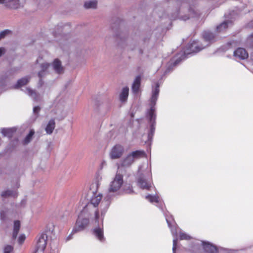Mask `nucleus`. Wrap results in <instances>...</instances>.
Masks as SVG:
<instances>
[{
	"mask_svg": "<svg viewBox=\"0 0 253 253\" xmlns=\"http://www.w3.org/2000/svg\"><path fill=\"white\" fill-rule=\"evenodd\" d=\"M160 92V84L158 82L155 83V86L152 85V93L149 99V106L147 110L146 117L150 124V129L148 133V141H151L155 131L156 126V105Z\"/></svg>",
	"mask_w": 253,
	"mask_h": 253,
	"instance_id": "nucleus-1",
	"label": "nucleus"
},
{
	"mask_svg": "<svg viewBox=\"0 0 253 253\" xmlns=\"http://www.w3.org/2000/svg\"><path fill=\"white\" fill-rule=\"evenodd\" d=\"M124 183L123 176L120 173H117L113 180L111 181L108 191L106 193L103 200L101 203V215L104 216L110 203L114 198L118 194V191Z\"/></svg>",
	"mask_w": 253,
	"mask_h": 253,
	"instance_id": "nucleus-2",
	"label": "nucleus"
},
{
	"mask_svg": "<svg viewBox=\"0 0 253 253\" xmlns=\"http://www.w3.org/2000/svg\"><path fill=\"white\" fill-rule=\"evenodd\" d=\"M206 45H204L200 43L198 41H193L192 42L189 43L186 46L184 51L177 55L176 59L174 61H171L170 65L165 71V73L167 74L170 72L173 67L176 66L182 60H184L189 57V55H193L195 53L200 51L205 48Z\"/></svg>",
	"mask_w": 253,
	"mask_h": 253,
	"instance_id": "nucleus-3",
	"label": "nucleus"
},
{
	"mask_svg": "<svg viewBox=\"0 0 253 253\" xmlns=\"http://www.w3.org/2000/svg\"><path fill=\"white\" fill-rule=\"evenodd\" d=\"M201 246L206 253H241L239 250H234L223 248H217L208 242H204L197 240L192 241L191 246L189 250L191 252L199 251Z\"/></svg>",
	"mask_w": 253,
	"mask_h": 253,
	"instance_id": "nucleus-4",
	"label": "nucleus"
},
{
	"mask_svg": "<svg viewBox=\"0 0 253 253\" xmlns=\"http://www.w3.org/2000/svg\"><path fill=\"white\" fill-rule=\"evenodd\" d=\"M164 215L166 218V221L167 222L169 227L170 228L171 233L173 237V246H172V253H176V247L177 244V235L179 232V239L180 240H189L192 239V237L186 234L181 231L180 229L177 226L176 223L174 221L172 217L170 215L169 216L167 213H164Z\"/></svg>",
	"mask_w": 253,
	"mask_h": 253,
	"instance_id": "nucleus-5",
	"label": "nucleus"
},
{
	"mask_svg": "<svg viewBox=\"0 0 253 253\" xmlns=\"http://www.w3.org/2000/svg\"><path fill=\"white\" fill-rule=\"evenodd\" d=\"M91 219H94L93 214L83 209L78 215L72 233H76L84 230L88 225L89 220Z\"/></svg>",
	"mask_w": 253,
	"mask_h": 253,
	"instance_id": "nucleus-6",
	"label": "nucleus"
},
{
	"mask_svg": "<svg viewBox=\"0 0 253 253\" xmlns=\"http://www.w3.org/2000/svg\"><path fill=\"white\" fill-rule=\"evenodd\" d=\"M101 199V194L93 193L89 202L83 208L84 211H87L93 214L96 222H98L99 217L98 206L100 203Z\"/></svg>",
	"mask_w": 253,
	"mask_h": 253,
	"instance_id": "nucleus-7",
	"label": "nucleus"
},
{
	"mask_svg": "<svg viewBox=\"0 0 253 253\" xmlns=\"http://www.w3.org/2000/svg\"><path fill=\"white\" fill-rule=\"evenodd\" d=\"M137 183L141 189L149 190L152 187L150 172L149 170H147L142 173L139 168L137 173Z\"/></svg>",
	"mask_w": 253,
	"mask_h": 253,
	"instance_id": "nucleus-8",
	"label": "nucleus"
},
{
	"mask_svg": "<svg viewBox=\"0 0 253 253\" xmlns=\"http://www.w3.org/2000/svg\"><path fill=\"white\" fill-rule=\"evenodd\" d=\"M188 15H180L179 9H176V11L169 16L171 20L175 19L177 18L181 20L186 21L190 18H196L199 16V13L196 10L192 7H190L188 10Z\"/></svg>",
	"mask_w": 253,
	"mask_h": 253,
	"instance_id": "nucleus-9",
	"label": "nucleus"
},
{
	"mask_svg": "<svg viewBox=\"0 0 253 253\" xmlns=\"http://www.w3.org/2000/svg\"><path fill=\"white\" fill-rule=\"evenodd\" d=\"M102 219L101 220L100 223H99V220L98 222H96L94 220L95 223H97V226H96L92 229V234L93 236L100 242L104 243L105 241V238L104 236V230H103V218L105 216H102Z\"/></svg>",
	"mask_w": 253,
	"mask_h": 253,
	"instance_id": "nucleus-10",
	"label": "nucleus"
},
{
	"mask_svg": "<svg viewBox=\"0 0 253 253\" xmlns=\"http://www.w3.org/2000/svg\"><path fill=\"white\" fill-rule=\"evenodd\" d=\"M47 235L44 233H42L38 237L35 250V253L38 252H43L46 246Z\"/></svg>",
	"mask_w": 253,
	"mask_h": 253,
	"instance_id": "nucleus-11",
	"label": "nucleus"
},
{
	"mask_svg": "<svg viewBox=\"0 0 253 253\" xmlns=\"http://www.w3.org/2000/svg\"><path fill=\"white\" fill-rule=\"evenodd\" d=\"M124 147L120 145H115L111 150L109 153L110 158L112 160H115L120 158L124 153Z\"/></svg>",
	"mask_w": 253,
	"mask_h": 253,
	"instance_id": "nucleus-12",
	"label": "nucleus"
},
{
	"mask_svg": "<svg viewBox=\"0 0 253 253\" xmlns=\"http://www.w3.org/2000/svg\"><path fill=\"white\" fill-rule=\"evenodd\" d=\"M146 199L148 200L150 202L153 203H156V206L159 208L163 212H164V209H163V203L162 202L159 196L157 195H151L148 194V195L146 196Z\"/></svg>",
	"mask_w": 253,
	"mask_h": 253,
	"instance_id": "nucleus-13",
	"label": "nucleus"
},
{
	"mask_svg": "<svg viewBox=\"0 0 253 253\" xmlns=\"http://www.w3.org/2000/svg\"><path fill=\"white\" fill-rule=\"evenodd\" d=\"M234 56L237 59L244 60L248 57V53L244 48L239 47L234 51Z\"/></svg>",
	"mask_w": 253,
	"mask_h": 253,
	"instance_id": "nucleus-14",
	"label": "nucleus"
},
{
	"mask_svg": "<svg viewBox=\"0 0 253 253\" xmlns=\"http://www.w3.org/2000/svg\"><path fill=\"white\" fill-rule=\"evenodd\" d=\"M11 76V72L7 71L2 73L0 76V89L4 87L9 81V77Z\"/></svg>",
	"mask_w": 253,
	"mask_h": 253,
	"instance_id": "nucleus-15",
	"label": "nucleus"
},
{
	"mask_svg": "<svg viewBox=\"0 0 253 253\" xmlns=\"http://www.w3.org/2000/svg\"><path fill=\"white\" fill-rule=\"evenodd\" d=\"M203 37L205 42L208 43L206 45L208 46L210 43L215 41V35L210 31H204L203 34Z\"/></svg>",
	"mask_w": 253,
	"mask_h": 253,
	"instance_id": "nucleus-16",
	"label": "nucleus"
},
{
	"mask_svg": "<svg viewBox=\"0 0 253 253\" xmlns=\"http://www.w3.org/2000/svg\"><path fill=\"white\" fill-rule=\"evenodd\" d=\"M232 18L230 20H226L222 22L219 25H217L216 27V30L218 32H221L223 31L228 28L229 26H231L233 23Z\"/></svg>",
	"mask_w": 253,
	"mask_h": 253,
	"instance_id": "nucleus-17",
	"label": "nucleus"
},
{
	"mask_svg": "<svg viewBox=\"0 0 253 253\" xmlns=\"http://www.w3.org/2000/svg\"><path fill=\"white\" fill-rule=\"evenodd\" d=\"M141 76L138 75L135 77L131 86L132 91L133 93L137 94L138 92L141 84Z\"/></svg>",
	"mask_w": 253,
	"mask_h": 253,
	"instance_id": "nucleus-18",
	"label": "nucleus"
},
{
	"mask_svg": "<svg viewBox=\"0 0 253 253\" xmlns=\"http://www.w3.org/2000/svg\"><path fill=\"white\" fill-rule=\"evenodd\" d=\"M6 6L15 9L23 6L20 0H6Z\"/></svg>",
	"mask_w": 253,
	"mask_h": 253,
	"instance_id": "nucleus-19",
	"label": "nucleus"
},
{
	"mask_svg": "<svg viewBox=\"0 0 253 253\" xmlns=\"http://www.w3.org/2000/svg\"><path fill=\"white\" fill-rule=\"evenodd\" d=\"M16 131V128L13 127L10 128H3L1 129V132L4 136L7 137L9 138L12 137L13 134Z\"/></svg>",
	"mask_w": 253,
	"mask_h": 253,
	"instance_id": "nucleus-20",
	"label": "nucleus"
},
{
	"mask_svg": "<svg viewBox=\"0 0 253 253\" xmlns=\"http://www.w3.org/2000/svg\"><path fill=\"white\" fill-rule=\"evenodd\" d=\"M129 154L131 156L134 161L140 158H144L146 156L145 151L141 150L132 151L131 153Z\"/></svg>",
	"mask_w": 253,
	"mask_h": 253,
	"instance_id": "nucleus-21",
	"label": "nucleus"
},
{
	"mask_svg": "<svg viewBox=\"0 0 253 253\" xmlns=\"http://www.w3.org/2000/svg\"><path fill=\"white\" fill-rule=\"evenodd\" d=\"M134 161L130 154H128L126 158L121 161V166L124 167H128L130 166Z\"/></svg>",
	"mask_w": 253,
	"mask_h": 253,
	"instance_id": "nucleus-22",
	"label": "nucleus"
},
{
	"mask_svg": "<svg viewBox=\"0 0 253 253\" xmlns=\"http://www.w3.org/2000/svg\"><path fill=\"white\" fill-rule=\"evenodd\" d=\"M24 91L26 94L32 97L35 101L38 102L40 101V95L37 94L34 90L27 87Z\"/></svg>",
	"mask_w": 253,
	"mask_h": 253,
	"instance_id": "nucleus-23",
	"label": "nucleus"
},
{
	"mask_svg": "<svg viewBox=\"0 0 253 253\" xmlns=\"http://www.w3.org/2000/svg\"><path fill=\"white\" fill-rule=\"evenodd\" d=\"M129 88L127 86L123 88L120 94V100L122 102L126 101L128 96Z\"/></svg>",
	"mask_w": 253,
	"mask_h": 253,
	"instance_id": "nucleus-24",
	"label": "nucleus"
},
{
	"mask_svg": "<svg viewBox=\"0 0 253 253\" xmlns=\"http://www.w3.org/2000/svg\"><path fill=\"white\" fill-rule=\"evenodd\" d=\"M30 79V77L29 76H26L18 80L14 86V88H18L26 84L29 82Z\"/></svg>",
	"mask_w": 253,
	"mask_h": 253,
	"instance_id": "nucleus-25",
	"label": "nucleus"
},
{
	"mask_svg": "<svg viewBox=\"0 0 253 253\" xmlns=\"http://www.w3.org/2000/svg\"><path fill=\"white\" fill-rule=\"evenodd\" d=\"M55 126V123L54 119H51L48 122L46 126L45 127V130L47 134H51Z\"/></svg>",
	"mask_w": 253,
	"mask_h": 253,
	"instance_id": "nucleus-26",
	"label": "nucleus"
},
{
	"mask_svg": "<svg viewBox=\"0 0 253 253\" xmlns=\"http://www.w3.org/2000/svg\"><path fill=\"white\" fill-rule=\"evenodd\" d=\"M52 66L54 70L58 74H60L62 72V68L61 67V63L59 59H56L54 60Z\"/></svg>",
	"mask_w": 253,
	"mask_h": 253,
	"instance_id": "nucleus-27",
	"label": "nucleus"
},
{
	"mask_svg": "<svg viewBox=\"0 0 253 253\" xmlns=\"http://www.w3.org/2000/svg\"><path fill=\"white\" fill-rule=\"evenodd\" d=\"M84 6L86 9L96 8L97 6V1L90 0L85 1L84 3Z\"/></svg>",
	"mask_w": 253,
	"mask_h": 253,
	"instance_id": "nucleus-28",
	"label": "nucleus"
},
{
	"mask_svg": "<svg viewBox=\"0 0 253 253\" xmlns=\"http://www.w3.org/2000/svg\"><path fill=\"white\" fill-rule=\"evenodd\" d=\"M16 196L15 192L9 189L4 191L1 193V196L3 198H7L10 196L15 197Z\"/></svg>",
	"mask_w": 253,
	"mask_h": 253,
	"instance_id": "nucleus-29",
	"label": "nucleus"
},
{
	"mask_svg": "<svg viewBox=\"0 0 253 253\" xmlns=\"http://www.w3.org/2000/svg\"><path fill=\"white\" fill-rule=\"evenodd\" d=\"M34 133L35 131L33 130H31L29 131V133L26 135V136L24 138L23 140V143L24 144H27L28 143L30 142Z\"/></svg>",
	"mask_w": 253,
	"mask_h": 253,
	"instance_id": "nucleus-30",
	"label": "nucleus"
},
{
	"mask_svg": "<svg viewBox=\"0 0 253 253\" xmlns=\"http://www.w3.org/2000/svg\"><path fill=\"white\" fill-rule=\"evenodd\" d=\"M246 44L247 46L250 48L253 47V33L248 37Z\"/></svg>",
	"mask_w": 253,
	"mask_h": 253,
	"instance_id": "nucleus-31",
	"label": "nucleus"
},
{
	"mask_svg": "<svg viewBox=\"0 0 253 253\" xmlns=\"http://www.w3.org/2000/svg\"><path fill=\"white\" fill-rule=\"evenodd\" d=\"M116 37L120 40V45L126 41V34L121 33L120 35L116 34Z\"/></svg>",
	"mask_w": 253,
	"mask_h": 253,
	"instance_id": "nucleus-32",
	"label": "nucleus"
},
{
	"mask_svg": "<svg viewBox=\"0 0 253 253\" xmlns=\"http://www.w3.org/2000/svg\"><path fill=\"white\" fill-rule=\"evenodd\" d=\"M11 32V31L8 29H6L3 31H2L0 32V38H1V39H3V38H5V37L6 35L10 34Z\"/></svg>",
	"mask_w": 253,
	"mask_h": 253,
	"instance_id": "nucleus-33",
	"label": "nucleus"
},
{
	"mask_svg": "<svg viewBox=\"0 0 253 253\" xmlns=\"http://www.w3.org/2000/svg\"><path fill=\"white\" fill-rule=\"evenodd\" d=\"M13 250V248L11 245H6L3 248V253H10Z\"/></svg>",
	"mask_w": 253,
	"mask_h": 253,
	"instance_id": "nucleus-34",
	"label": "nucleus"
},
{
	"mask_svg": "<svg viewBox=\"0 0 253 253\" xmlns=\"http://www.w3.org/2000/svg\"><path fill=\"white\" fill-rule=\"evenodd\" d=\"M20 228V222L19 220H15L14 222L13 229L19 231Z\"/></svg>",
	"mask_w": 253,
	"mask_h": 253,
	"instance_id": "nucleus-35",
	"label": "nucleus"
},
{
	"mask_svg": "<svg viewBox=\"0 0 253 253\" xmlns=\"http://www.w3.org/2000/svg\"><path fill=\"white\" fill-rule=\"evenodd\" d=\"M25 239H26L25 235L24 234H21L18 239V243L20 245L22 244L24 242Z\"/></svg>",
	"mask_w": 253,
	"mask_h": 253,
	"instance_id": "nucleus-36",
	"label": "nucleus"
},
{
	"mask_svg": "<svg viewBox=\"0 0 253 253\" xmlns=\"http://www.w3.org/2000/svg\"><path fill=\"white\" fill-rule=\"evenodd\" d=\"M49 66V64L47 63H45L41 64V70L44 71V72H46V70L48 69V67Z\"/></svg>",
	"mask_w": 253,
	"mask_h": 253,
	"instance_id": "nucleus-37",
	"label": "nucleus"
},
{
	"mask_svg": "<svg viewBox=\"0 0 253 253\" xmlns=\"http://www.w3.org/2000/svg\"><path fill=\"white\" fill-rule=\"evenodd\" d=\"M6 213L4 211H0V219L1 221H4L6 219Z\"/></svg>",
	"mask_w": 253,
	"mask_h": 253,
	"instance_id": "nucleus-38",
	"label": "nucleus"
},
{
	"mask_svg": "<svg viewBox=\"0 0 253 253\" xmlns=\"http://www.w3.org/2000/svg\"><path fill=\"white\" fill-rule=\"evenodd\" d=\"M41 109V108L39 106H35L33 108V112L35 114H38Z\"/></svg>",
	"mask_w": 253,
	"mask_h": 253,
	"instance_id": "nucleus-39",
	"label": "nucleus"
},
{
	"mask_svg": "<svg viewBox=\"0 0 253 253\" xmlns=\"http://www.w3.org/2000/svg\"><path fill=\"white\" fill-rule=\"evenodd\" d=\"M46 72H44V71L41 70L38 73V77L39 78H42L46 75Z\"/></svg>",
	"mask_w": 253,
	"mask_h": 253,
	"instance_id": "nucleus-40",
	"label": "nucleus"
},
{
	"mask_svg": "<svg viewBox=\"0 0 253 253\" xmlns=\"http://www.w3.org/2000/svg\"><path fill=\"white\" fill-rule=\"evenodd\" d=\"M18 232H19V231L13 229V233H12V239H15L17 238Z\"/></svg>",
	"mask_w": 253,
	"mask_h": 253,
	"instance_id": "nucleus-41",
	"label": "nucleus"
},
{
	"mask_svg": "<svg viewBox=\"0 0 253 253\" xmlns=\"http://www.w3.org/2000/svg\"><path fill=\"white\" fill-rule=\"evenodd\" d=\"M5 52V49L4 47H0V57Z\"/></svg>",
	"mask_w": 253,
	"mask_h": 253,
	"instance_id": "nucleus-42",
	"label": "nucleus"
},
{
	"mask_svg": "<svg viewBox=\"0 0 253 253\" xmlns=\"http://www.w3.org/2000/svg\"><path fill=\"white\" fill-rule=\"evenodd\" d=\"M43 83V82L42 80V78H40L39 83L40 85V86L42 85Z\"/></svg>",
	"mask_w": 253,
	"mask_h": 253,
	"instance_id": "nucleus-43",
	"label": "nucleus"
},
{
	"mask_svg": "<svg viewBox=\"0 0 253 253\" xmlns=\"http://www.w3.org/2000/svg\"><path fill=\"white\" fill-rule=\"evenodd\" d=\"M0 3L5 4L6 5V0H0Z\"/></svg>",
	"mask_w": 253,
	"mask_h": 253,
	"instance_id": "nucleus-44",
	"label": "nucleus"
},
{
	"mask_svg": "<svg viewBox=\"0 0 253 253\" xmlns=\"http://www.w3.org/2000/svg\"><path fill=\"white\" fill-rule=\"evenodd\" d=\"M251 58L253 61V52L251 54Z\"/></svg>",
	"mask_w": 253,
	"mask_h": 253,
	"instance_id": "nucleus-45",
	"label": "nucleus"
},
{
	"mask_svg": "<svg viewBox=\"0 0 253 253\" xmlns=\"http://www.w3.org/2000/svg\"><path fill=\"white\" fill-rule=\"evenodd\" d=\"M53 34H54V36L55 37H57V34H57L56 32H54Z\"/></svg>",
	"mask_w": 253,
	"mask_h": 253,
	"instance_id": "nucleus-46",
	"label": "nucleus"
},
{
	"mask_svg": "<svg viewBox=\"0 0 253 253\" xmlns=\"http://www.w3.org/2000/svg\"><path fill=\"white\" fill-rule=\"evenodd\" d=\"M250 25L251 26H253V20H252L251 23H250Z\"/></svg>",
	"mask_w": 253,
	"mask_h": 253,
	"instance_id": "nucleus-47",
	"label": "nucleus"
},
{
	"mask_svg": "<svg viewBox=\"0 0 253 253\" xmlns=\"http://www.w3.org/2000/svg\"><path fill=\"white\" fill-rule=\"evenodd\" d=\"M71 238V235H70L69 236H68V238H67V240H70Z\"/></svg>",
	"mask_w": 253,
	"mask_h": 253,
	"instance_id": "nucleus-48",
	"label": "nucleus"
},
{
	"mask_svg": "<svg viewBox=\"0 0 253 253\" xmlns=\"http://www.w3.org/2000/svg\"><path fill=\"white\" fill-rule=\"evenodd\" d=\"M139 52H140V53H142V50H141V49H140V50H139Z\"/></svg>",
	"mask_w": 253,
	"mask_h": 253,
	"instance_id": "nucleus-49",
	"label": "nucleus"
},
{
	"mask_svg": "<svg viewBox=\"0 0 253 253\" xmlns=\"http://www.w3.org/2000/svg\"><path fill=\"white\" fill-rule=\"evenodd\" d=\"M65 27H66V25H64V27H63L62 26H61V28L62 29H64V28H65Z\"/></svg>",
	"mask_w": 253,
	"mask_h": 253,
	"instance_id": "nucleus-50",
	"label": "nucleus"
},
{
	"mask_svg": "<svg viewBox=\"0 0 253 253\" xmlns=\"http://www.w3.org/2000/svg\"><path fill=\"white\" fill-rule=\"evenodd\" d=\"M17 184L18 185L17 187H19V184H18V183H17Z\"/></svg>",
	"mask_w": 253,
	"mask_h": 253,
	"instance_id": "nucleus-51",
	"label": "nucleus"
},
{
	"mask_svg": "<svg viewBox=\"0 0 253 253\" xmlns=\"http://www.w3.org/2000/svg\"><path fill=\"white\" fill-rule=\"evenodd\" d=\"M1 39V38H0V40Z\"/></svg>",
	"mask_w": 253,
	"mask_h": 253,
	"instance_id": "nucleus-52",
	"label": "nucleus"
}]
</instances>
